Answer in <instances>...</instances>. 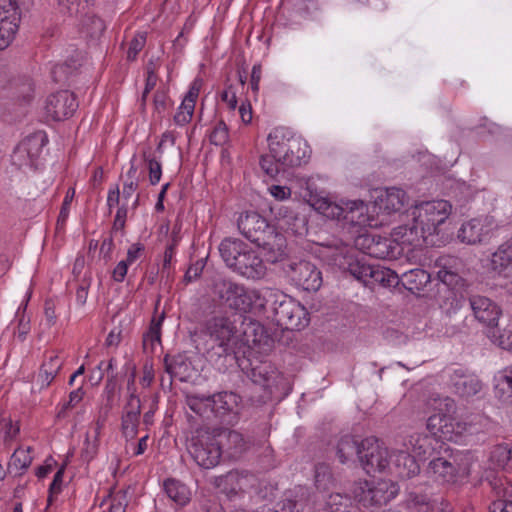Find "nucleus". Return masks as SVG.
<instances>
[{"label": "nucleus", "mask_w": 512, "mask_h": 512, "mask_svg": "<svg viewBox=\"0 0 512 512\" xmlns=\"http://www.w3.org/2000/svg\"><path fill=\"white\" fill-rule=\"evenodd\" d=\"M286 274L297 286L308 292L318 291L323 283L322 273L318 267L306 260L288 263Z\"/></svg>", "instance_id": "f8f14e48"}, {"label": "nucleus", "mask_w": 512, "mask_h": 512, "mask_svg": "<svg viewBox=\"0 0 512 512\" xmlns=\"http://www.w3.org/2000/svg\"><path fill=\"white\" fill-rule=\"evenodd\" d=\"M511 266L512 244L503 243L491 255L490 270L497 275H502Z\"/></svg>", "instance_id": "e433bc0d"}, {"label": "nucleus", "mask_w": 512, "mask_h": 512, "mask_svg": "<svg viewBox=\"0 0 512 512\" xmlns=\"http://www.w3.org/2000/svg\"><path fill=\"white\" fill-rule=\"evenodd\" d=\"M344 221L353 225H365L367 221V205L362 200L342 201Z\"/></svg>", "instance_id": "c9c22d12"}, {"label": "nucleus", "mask_w": 512, "mask_h": 512, "mask_svg": "<svg viewBox=\"0 0 512 512\" xmlns=\"http://www.w3.org/2000/svg\"><path fill=\"white\" fill-rule=\"evenodd\" d=\"M489 460L496 468L512 470V446L509 444L495 445L490 452Z\"/></svg>", "instance_id": "79ce46f5"}, {"label": "nucleus", "mask_w": 512, "mask_h": 512, "mask_svg": "<svg viewBox=\"0 0 512 512\" xmlns=\"http://www.w3.org/2000/svg\"><path fill=\"white\" fill-rule=\"evenodd\" d=\"M163 316L159 320L151 321L148 331L143 335V349L145 352L152 353L155 344L161 343V322Z\"/></svg>", "instance_id": "09e8293b"}, {"label": "nucleus", "mask_w": 512, "mask_h": 512, "mask_svg": "<svg viewBox=\"0 0 512 512\" xmlns=\"http://www.w3.org/2000/svg\"><path fill=\"white\" fill-rule=\"evenodd\" d=\"M487 336L492 343L502 349L512 352V324L508 325L502 331L497 327L492 330H488Z\"/></svg>", "instance_id": "8fccbe9b"}, {"label": "nucleus", "mask_w": 512, "mask_h": 512, "mask_svg": "<svg viewBox=\"0 0 512 512\" xmlns=\"http://www.w3.org/2000/svg\"><path fill=\"white\" fill-rule=\"evenodd\" d=\"M329 512H356L355 506L347 496L332 494L327 502Z\"/></svg>", "instance_id": "864d4df0"}, {"label": "nucleus", "mask_w": 512, "mask_h": 512, "mask_svg": "<svg viewBox=\"0 0 512 512\" xmlns=\"http://www.w3.org/2000/svg\"><path fill=\"white\" fill-rule=\"evenodd\" d=\"M359 461L366 473L382 472L389 466L387 448L375 437L362 440Z\"/></svg>", "instance_id": "4468645a"}, {"label": "nucleus", "mask_w": 512, "mask_h": 512, "mask_svg": "<svg viewBox=\"0 0 512 512\" xmlns=\"http://www.w3.org/2000/svg\"><path fill=\"white\" fill-rule=\"evenodd\" d=\"M62 365L63 360L57 353L52 352L45 355V360L40 367L37 378L41 389L48 387L53 382L60 369L62 368Z\"/></svg>", "instance_id": "2f4dec72"}, {"label": "nucleus", "mask_w": 512, "mask_h": 512, "mask_svg": "<svg viewBox=\"0 0 512 512\" xmlns=\"http://www.w3.org/2000/svg\"><path fill=\"white\" fill-rule=\"evenodd\" d=\"M406 509L408 512H432V505L427 495L411 492L406 499Z\"/></svg>", "instance_id": "3c124183"}, {"label": "nucleus", "mask_w": 512, "mask_h": 512, "mask_svg": "<svg viewBox=\"0 0 512 512\" xmlns=\"http://www.w3.org/2000/svg\"><path fill=\"white\" fill-rule=\"evenodd\" d=\"M98 452V439L95 438L93 442H90L89 438L86 437L84 448L81 452V457L84 461L90 462Z\"/></svg>", "instance_id": "338daca9"}, {"label": "nucleus", "mask_w": 512, "mask_h": 512, "mask_svg": "<svg viewBox=\"0 0 512 512\" xmlns=\"http://www.w3.org/2000/svg\"><path fill=\"white\" fill-rule=\"evenodd\" d=\"M83 28L90 37L96 38L103 34L106 29V25L100 17L96 15H88V13H85Z\"/></svg>", "instance_id": "5fc2aeb1"}, {"label": "nucleus", "mask_w": 512, "mask_h": 512, "mask_svg": "<svg viewBox=\"0 0 512 512\" xmlns=\"http://www.w3.org/2000/svg\"><path fill=\"white\" fill-rule=\"evenodd\" d=\"M229 130H211L208 134L209 141L216 145L221 146L229 139Z\"/></svg>", "instance_id": "774afa93"}, {"label": "nucleus", "mask_w": 512, "mask_h": 512, "mask_svg": "<svg viewBox=\"0 0 512 512\" xmlns=\"http://www.w3.org/2000/svg\"><path fill=\"white\" fill-rule=\"evenodd\" d=\"M295 134L293 130H272L268 134L269 151L277 161L284 154V150H286Z\"/></svg>", "instance_id": "72a5a7b5"}, {"label": "nucleus", "mask_w": 512, "mask_h": 512, "mask_svg": "<svg viewBox=\"0 0 512 512\" xmlns=\"http://www.w3.org/2000/svg\"><path fill=\"white\" fill-rule=\"evenodd\" d=\"M163 363L165 372L170 375V379L177 378L184 382L191 376V362L184 354H166Z\"/></svg>", "instance_id": "c756f323"}, {"label": "nucleus", "mask_w": 512, "mask_h": 512, "mask_svg": "<svg viewBox=\"0 0 512 512\" xmlns=\"http://www.w3.org/2000/svg\"><path fill=\"white\" fill-rule=\"evenodd\" d=\"M373 233L360 234L355 239V247L366 255L377 259L396 258L400 241Z\"/></svg>", "instance_id": "9b49d317"}, {"label": "nucleus", "mask_w": 512, "mask_h": 512, "mask_svg": "<svg viewBox=\"0 0 512 512\" xmlns=\"http://www.w3.org/2000/svg\"><path fill=\"white\" fill-rule=\"evenodd\" d=\"M353 492L355 498L365 506L386 504L395 494L393 490L388 491L387 482H378L374 485L368 481L359 482Z\"/></svg>", "instance_id": "a211bd4d"}, {"label": "nucleus", "mask_w": 512, "mask_h": 512, "mask_svg": "<svg viewBox=\"0 0 512 512\" xmlns=\"http://www.w3.org/2000/svg\"><path fill=\"white\" fill-rule=\"evenodd\" d=\"M158 80V76L155 72V68L152 66V62H150L147 66V75L145 80V88L142 92L141 99L139 102V106L141 110H144L146 105L147 96L151 90L154 89Z\"/></svg>", "instance_id": "4d7b16f0"}, {"label": "nucleus", "mask_w": 512, "mask_h": 512, "mask_svg": "<svg viewBox=\"0 0 512 512\" xmlns=\"http://www.w3.org/2000/svg\"><path fill=\"white\" fill-rule=\"evenodd\" d=\"M468 301L476 321L488 330L498 326L502 309L495 301L478 294L469 296Z\"/></svg>", "instance_id": "dca6fc26"}, {"label": "nucleus", "mask_w": 512, "mask_h": 512, "mask_svg": "<svg viewBox=\"0 0 512 512\" xmlns=\"http://www.w3.org/2000/svg\"><path fill=\"white\" fill-rule=\"evenodd\" d=\"M210 295L218 305L230 310L247 313L261 300L260 292L225 276H216L211 280Z\"/></svg>", "instance_id": "20e7f679"}, {"label": "nucleus", "mask_w": 512, "mask_h": 512, "mask_svg": "<svg viewBox=\"0 0 512 512\" xmlns=\"http://www.w3.org/2000/svg\"><path fill=\"white\" fill-rule=\"evenodd\" d=\"M204 268L203 259L197 260L194 264L190 265L184 275V281L191 283L200 277Z\"/></svg>", "instance_id": "69168bd1"}, {"label": "nucleus", "mask_w": 512, "mask_h": 512, "mask_svg": "<svg viewBox=\"0 0 512 512\" xmlns=\"http://www.w3.org/2000/svg\"><path fill=\"white\" fill-rule=\"evenodd\" d=\"M47 143L48 137L45 133V130H35L25 139H23L19 144L24 146L25 150H27L30 155H32V157L39 160L43 152V148Z\"/></svg>", "instance_id": "a19ab883"}, {"label": "nucleus", "mask_w": 512, "mask_h": 512, "mask_svg": "<svg viewBox=\"0 0 512 512\" xmlns=\"http://www.w3.org/2000/svg\"><path fill=\"white\" fill-rule=\"evenodd\" d=\"M141 416V400L139 396L129 395L121 416V431L127 440L134 439L138 434Z\"/></svg>", "instance_id": "4be33fe9"}, {"label": "nucleus", "mask_w": 512, "mask_h": 512, "mask_svg": "<svg viewBox=\"0 0 512 512\" xmlns=\"http://www.w3.org/2000/svg\"><path fill=\"white\" fill-rule=\"evenodd\" d=\"M126 506V492L119 491L111 497V504L108 512H125Z\"/></svg>", "instance_id": "0e129e2a"}, {"label": "nucleus", "mask_w": 512, "mask_h": 512, "mask_svg": "<svg viewBox=\"0 0 512 512\" xmlns=\"http://www.w3.org/2000/svg\"><path fill=\"white\" fill-rule=\"evenodd\" d=\"M300 196L317 212L327 218L344 220L342 201L335 203L325 195V191L319 190L316 183L311 179L301 180Z\"/></svg>", "instance_id": "9d476101"}, {"label": "nucleus", "mask_w": 512, "mask_h": 512, "mask_svg": "<svg viewBox=\"0 0 512 512\" xmlns=\"http://www.w3.org/2000/svg\"><path fill=\"white\" fill-rule=\"evenodd\" d=\"M234 363L238 364L254 384L262 387L268 394H271V389L277 385L280 372L271 361L258 358H239V361H234Z\"/></svg>", "instance_id": "1a4fd4ad"}, {"label": "nucleus", "mask_w": 512, "mask_h": 512, "mask_svg": "<svg viewBox=\"0 0 512 512\" xmlns=\"http://www.w3.org/2000/svg\"><path fill=\"white\" fill-rule=\"evenodd\" d=\"M400 281L408 291L416 293L430 283V274L423 269L415 268L403 273Z\"/></svg>", "instance_id": "4c0bfd02"}, {"label": "nucleus", "mask_w": 512, "mask_h": 512, "mask_svg": "<svg viewBox=\"0 0 512 512\" xmlns=\"http://www.w3.org/2000/svg\"><path fill=\"white\" fill-rule=\"evenodd\" d=\"M85 392L82 387L73 390L69 394V400L65 402L57 413V418H64L69 409L74 408L83 399Z\"/></svg>", "instance_id": "13d9d810"}, {"label": "nucleus", "mask_w": 512, "mask_h": 512, "mask_svg": "<svg viewBox=\"0 0 512 512\" xmlns=\"http://www.w3.org/2000/svg\"><path fill=\"white\" fill-rule=\"evenodd\" d=\"M65 467L62 466L54 475L53 481L49 486V495H48V503L51 504L53 502L54 496L58 495L61 492V487L63 483Z\"/></svg>", "instance_id": "680f3d73"}, {"label": "nucleus", "mask_w": 512, "mask_h": 512, "mask_svg": "<svg viewBox=\"0 0 512 512\" xmlns=\"http://www.w3.org/2000/svg\"><path fill=\"white\" fill-rule=\"evenodd\" d=\"M279 163L271 154V156H262L260 158V166L262 170L270 177H275L279 173Z\"/></svg>", "instance_id": "e2e57ef3"}, {"label": "nucleus", "mask_w": 512, "mask_h": 512, "mask_svg": "<svg viewBox=\"0 0 512 512\" xmlns=\"http://www.w3.org/2000/svg\"><path fill=\"white\" fill-rule=\"evenodd\" d=\"M231 270L244 278L252 280L261 279L266 274V266L262 258L250 248Z\"/></svg>", "instance_id": "5701e85b"}, {"label": "nucleus", "mask_w": 512, "mask_h": 512, "mask_svg": "<svg viewBox=\"0 0 512 512\" xmlns=\"http://www.w3.org/2000/svg\"><path fill=\"white\" fill-rule=\"evenodd\" d=\"M456 410V403L453 399L445 397L440 400L438 406L439 412L428 418V427H436L438 425V430L447 439H452V434L455 432L453 422L455 421L454 414Z\"/></svg>", "instance_id": "412c9836"}, {"label": "nucleus", "mask_w": 512, "mask_h": 512, "mask_svg": "<svg viewBox=\"0 0 512 512\" xmlns=\"http://www.w3.org/2000/svg\"><path fill=\"white\" fill-rule=\"evenodd\" d=\"M394 473L401 479H411L420 473V466L407 451L397 449L390 456Z\"/></svg>", "instance_id": "cd10ccee"}, {"label": "nucleus", "mask_w": 512, "mask_h": 512, "mask_svg": "<svg viewBox=\"0 0 512 512\" xmlns=\"http://www.w3.org/2000/svg\"><path fill=\"white\" fill-rule=\"evenodd\" d=\"M154 117L163 119L169 114L170 99L165 91L157 90L153 97Z\"/></svg>", "instance_id": "6e6d98bb"}, {"label": "nucleus", "mask_w": 512, "mask_h": 512, "mask_svg": "<svg viewBox=\"0 0 512 512\" xmlns=\"http://www.w3.org/2000/svg\"><path fill=\"white\" fill-rule=\"evenodd\" d=\"M492 230L493 222L490 218H474L462 224L458 231V238L463 243L475 245L485 241Z\"/></svg>", "instance_id": "aec40b11"}, {"label": "nucleus", "mask_w": 512, "mask_h": 512, "mask_svg": "<svg viewBox=\"0 0 512 512\" xmlns=\"http://www.w3.org/2000/svg\"><path fill=\"white\" fill-rule=\"evenodd\" d=\"M425 473L435 481L450 483L454 482L458 468L454 462L445 457H435L429 461Z\"/></svg>", "instance_id": "c85d7f7f"}, {"label": "nucleus", "mask_w": 512, "mask_h": 512, "mask_svg": "<svg viewBox=\"0 0 512 512\" xmlns=\"http://www.w3.org/2000/svg\"><path fill=\"white\" fill-rule=\"evenodd\" d=\"M240 233L250 242L275 255L283 253L284 236L255 211L241 213L237 220Z\"/></svg>", "instance_id": "39448f33"}, {"label": "nucleus", "mask_w": 512, "mask_h": 512, "mask_svg": "<svg viewBox=\"0 0 512 512\" xmlns=\"http://www.w3.org/2000/svg\"><path fill=\"white\" fill-rule=\"evenodd\" d=\"M202 86V78L197 77L192 81L187 93L178 107L176 114L174 115V122L176 125L185 126L191 121Z\"/></svg>", "instance_id": "b1692460"}, {"label": "nucleus", "mask_w": 512, "mask_h": 512, "mask_svg": "<svg viewBox=\"0 0 512 512\" xmlns=\"http://www.w3.org/2000/svg\"><path fill=\"white\" fill-rule=\"evenodd\" d=\"M210 395L191 394L186 396L187 406L196 414L206 416L210 411Z\"/></svg>", "instance_id": "603ef678"}, {"label": "nucleus", "mask_w": 512, "mask_h": 512, "mask_svg": "<svg viewBox=\"0 0 512 512\" xmlns=\"http://www.w3.org/2000/svg\"><path fill=\"white\" fill-rule=\"evenodd\" d=\"M37 85L29 75L11 78L0 95L2 117L6 121H20L32 111L37 99Z\"/></svg>", "instance_id": "f03ea898"}, {"label": "nucleus", "mask_w": 512, "mask_h": 512, "mask_svg": "<svg viewBox=\"0 0 512 512\" xmlns=\"http://www.w3.org/2000/svg\"><path fill=\"white\" fill-rule=\"evenodd\" d=\"M284 151V154L278 161L283 167H299L306 164L311 153L307 142L297 133Z\"/></svg>", "instance_id": "393cba45"}, {"label": "nucleus", "mask_w": 512, "mask_h": 512, "mask_svg": "<svg viewBox=\"0 0 512 512\" xmlns=\"http://www.w3.org/2000/svg\"><path fill=\"white\" fill-rule=\"evenodd\" d=\"M249 247L240 239L225 238L219 245L221 258L232 269Z\"/></svg>", "instance_id": "7c9ffc66"}, {"label": "nucleus", "mask_w": 512, "mask_h": 512, "mask_svg": "<svg viewBox=\"0 0 512 512\" xmlns=\"http://www.w3.org/2000/svg\"><path fill=\"white\" fill-rule=\"evenodd\" d=\"M95 0H57L61 14L70 17L85 13V9L94 5Z\"/></svg>", "instance_id": "49530a36"}, {"label": "nucleus", "mask_w": 512, "mask_h": 512, "mask_svg": "<svg viewBox=\"0 0 512 512\" xmlns=\"http://www.w3.org/2000/svg\"><path fill=\"white\" fill-rule=\"evenodd\" d=\"M210 412L215 417L223 418L230 414H236L241 398L234 392H218L210 395Z\"/></svg>", "instance_id": "bb28decb"}, {"label": "nucleus", "mask_w": 512, "mask_h": 512, "mask_svg": "<svg viewBox=\"0 0 512 512\" xmlns=\"http://www.w3.org/2000/svg\"><path fill=\"white\" fill-rule=\"evenodd\" d=\"M325 249L326 251L323 254L330 265L349 273L364 285L368 286L376 283L383 284L384 286L391 285L390 276L392 272L389 269L384 270L356 258L350 253L346 245L342 243L326 245Z\"/></svg>", "instance_id": "7ed1b4c3"}, {"label": "nucleus", "mask_w": 512, "mask_h": 512, "mask_svg": "<svg viewBox=\"0 0 512 512\" xmlns=\"http://www.w3.org/2000/svg\"><path fill=\"white\" fill-rule=\"evenodd\" d=\"M11 161L14 166L18 169H36L38 167V160L30 153L25 150L24 146L20 144L14 149L13 154L11 156Z\"/></svg>", "instance_id": "de8ad7c7"}, {"label": "nucleus", "mask_w": 512, "mask_h": 512, "mask_svg": "<svg viewBox=\"0 0 512 512\" xmlns=\"http://www.w3.org/2000/svg\"><path fill=\"white\" fill-rule=\"evenodd\" d=\"M81 65L78 58H71L64 63L56 64L51 71L52 78L56 83H65L76 74Z\"/></svg>", "instance_id": "c03bdc74"}, {"label": "nucleus", "mask_w": 512, "mask_h": 512, "mask_svg": "<svg viewBox=\"0 0 512 512\" xmlns=\"http://www.w3.org/2000/svg\"><path fill=\"white\" fill-rule=\"evenodd\" d=\"M450 383L455 391L462 398H471L479 394L484 384L473 372L463 368H455L449 375Z\"/></svg>", "instance_id": "6ab92c4d"}, {"label": "nucleus", "mask_w": 512, "mask_h": 512, "mask_svg": "<svg viewBox=\"0 0 512 512\" xmlns=\"http://www.w3.org/2000/svg\"><path fill=\"white\" fill-rule=\"evenodd\" d=\"M435 438L424 432H412L401 438L400 446L402 450L408 453H413L419 458H425L427 455H431L433 450V442Z\"/></svg>", "instance_id": "a878e982"}, {"label": "nucleus", "mask_w": 512, "mask_h": 512, "mask_svg": "<svg viewBox=\"0 0 512 512\" xmlns=\"http://www.w3.org/2000/svg\"><path fill=\"white\" fill-rule=\"evenodd\" d=\"M452 206L446 200L421 202L412 208L411 222L395 227L392 234L402 245L420 247L434 245L431 237L447 220Z\"/></svg>", "instance_id": "f257e3e1"}, {"label": "nucleus", "mask_w": 512, "mask_h": 512, "mask_svg": "<svg viewBox=\"0 0 512 512\" xmlns=\"http://www.w3.org/2000/svg\"><path fill=\"white\" fill-rule=\"evenodd\" d=\"M146 44V34L145 33H137L132 38L129 43V48L127 51V59L129 61H133L136 59L138 53L144 48Z\"/></svg>", "instance_id": "bf43d9fd"}, {"label": "nucleus", "mask_w": 512, "mask_h": 512, "mask_svg": "<svg viewBox=\"0 0 512 512\" xmlns=\"http://www.w3.org/2000/svg\"><path fill=\"white\" fill-rule=\"evenodd\" d=\"M309 504V489L297 486L285 493L272 507L263 506L260 512H304Z\"/></svg>", "instance_id": "f3484780"}, {"label": "nucleus", "mask_w": 512, "mask_h": 512, "mask_svg": "<svg viewBox=\"0 0 512 512\" xmlns=\"http://www.w3.org/2000/svg\"><path fill=\"white\" fill-rule=\"evenodd\" d=\"M217 437V441L221 442V448L226 446L228 450H234L239 452L244 446V440L242 435L234 430L220 429L214 430Z\"/></svg>", "instance_id": "a18cd8bd"}, {"label": "nucleus", "mask_w": 512, "mask_h": 512, "mask_svg": "<svg viewBox=\"0 0 512 512\" xmlns=\"http://www.w3.org/2000/svg\"><path fill=\"white\" fill-rule=\"evenodd\" d=\"M21 20L20 8L15 0H0V50L14 40Z\"/></svg>", "instance_id": "2eb2a0df"}, {"label": "nucleus", "mask_w": 512, "mask_h": 512, "mask_svg": "<svg viewBox=\"0 0 512 512\" xmlns=\"http://www.w3.org/2000/svg\"><path fill=\"white\" fill-rule=\"evenodd\" d=\"M31 450V447L16 449L8 463V471L16 475H21L32 463L33 458Z\"/></svg>", "instance_id": "37998d69"}, {"label": "nucleus", "mask_w": 512, "mask_h": 512, "mask_svg": "<svg viewBox=\"0 0 512 512\" xmlns=\"http://www.w3.org/2000/svg\"><path fill=\"white\" fill-rule=\"evenodd\" d=\"M362 450V441H358L355 437L350 435L343 436L337 444V456L341 463H346L354 456L360 458Z\"/></svg>", "instance_id": "ea45409f"}, {"label": "nucleus", "mask_w": 512, "mask_h": 512, "mask_svg": "<svg viewBox=\"0 0 512 512\" xmlns=\"http://www.w3.org/2000/svg\"><path fill=\"white\" fill-rule=\"evenodd\" d=\"M272 312L276 325L286 330H301L308 325L310 320L307 309L287 295L275 296Z\"/></svg>", "instance_id": "6e6552de"}, {"label": "nucleus", "mask_w": 512, "mask_h": 512, "mask_svg": "<svg viewBox=\"0 0 512 512\" xmlns=\"http://www.w3.org/2000/svg\"><path fill=\"white\" fill-rule=\"evenodd\" d=\"M144 159L148 164L149 170V180L152 185H156L162 176V167L159 161H157L154 157L147 156L144 153Z\"/></svg>", "instance_id": "052dcab7"}, {"label": "nucleus", "mask_w": 512, "mask_h": 512, "mask_svg": "<svg viewBox=\"0 0 512 512\" xmlns=\"http://www.w3.org/2000/svg\"><path fill=\"white\" fill-rule=\"evenodd\" d=\"M188 452L200 467L211 469L220 462L222 456L221 442L217 441L215 431L200 428L191 437Z\"/></svg>", "instance_id": "0eeeda50"}, {"label": "nucleus", "mask_w": 512, "mask_h": 512, "mask_svg": "<svg viewBox=\"0 0 512 512\" xmlns=\"http://www.w3.org/2000/svg\"><path fill=\"white\" fill-rule=\"evenodd\" d=\"M204 333L215 343L216 346L213 345L212 350L217 349L214 354L224 359V365H232L234 361H239L235 350L236 328L228 317L219 316L209 319L205 324Z\"/></svg>", "instance_id": "423d86ee"}, {"label": "nucleus", "mask_w": 512, "mask_h": 512, "mask_svg": "<svg viewBox=\"0 0 512 512\" xmlns=\"http://www.w3.org/2000/svg\"><path fill=\"white\" fill-rule=\"evenodd\" d=\"M406 192L397 187L387 188L385 194L380 198V209L391 214L401 211L408 203Z\"/></svg>", "instance_id": "473e14b6"}, {"label": "nucleus", "mask_w": 512, "mask_h": 512, "mask_svg": "<svg viewBox=\"0 0 512 512\" xmlns=\"http://www.w3.org/2000/svg\"><path fill=\"white\" fill-rule=\"evenodd\" d=\"M167 496L178 506H185L191 500L190 489L181 481L168 478L163 483Z\"/></svg>", "instance_id": "f704fd0d"}, {"label": "nucleus", "mask_w": 512, "mask_h": 512, "mask_svg": "<svg viewBox=\"0 0 512 512\" xmlns=\"http://www.w3.org/2000/svg\"><path fill=\"white\" fill-rule=\"evenodd\" d=\"M78 102L73 92L59 90L47 96L45 101V117L47 120L60 122L73 116Z\"/></svg>", "instance_id": "ddd939ff"}, {"label": "nucleus", "mask_w": 512, "mask_h": 512, "mask_svg": "<svg viewBox=\"0 0 512 512\" xmlns=\"http://www.w3.org/2000/svg\"><path fill=\"white\" fill-rule=\"evenodd\" d=\"M493 381L495 396L502 401L510 400L512 398V367L498 371Z\"/></svg>", "instance_id": "58836bf2"}]
</instances>
